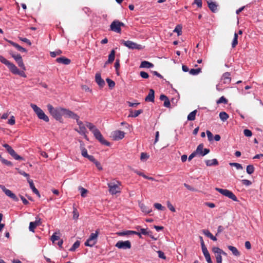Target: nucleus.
<instances>
[{
	"mask_svg": "<svg viewBox=\"0 0 263 263\" xmlns=\"http://www.w3.org/2000/svg\"><path fill=\"white\" fill-rule=\"evenodd\" d=\"M121 183L119 181L107 183V186L109 188V192L111 195H116L117 193L121 192V188L120 186Z\"/></svg>",
	"mask_w": 263,
	"mask_h": 263,
	"instance_id": "7ed1b4c3",
	"label": "nucleus"
},
{
	"mask_svg": "<svg viewBox=\"0 0 263 263\" xmlns=\"http://www.w3.org/2000/svg\"><path fill=\"white\" fill-rule=\"evenodd\" d=\"M65 116L76 120L77 122L80 120V117L77 114L67 109L65 110Z\"/></svg>",
	"mask_w": 263,
	"mask_h": 263,
	"instance_id": "2eb2a0df",
	"label": "nucleus"
},
{
	"mask_svg": "<svg viewBox=\"0 0 263 263\" xmlns=\"http://www.w3.org/2000/svg\"><path fill=\"white\" fill-rule=\"evenodd\" d=\"M243 134L245 136L248 137H251L252 135V132L250 130L248 129H245L243 130Z\"/></svg>",
	"mask_w": 263,
	"mask_h": 263,
	"instance_id": "6e6d98bb",
	"label": "nucleus"
},
{
	"mask_svg": "<svg viewBox=\"0 0 263 263\" xmlns=\"http://www.w3.org/2000/svg\"><path fill=\"white\" fill-rule=\"evenodd\" d=\"M93 134L96 139H97L102 144L109 146L110 145V142L107 141L103 137L101 132L97 128L93 131Z\"/></svg>",
	"mask_w": 263,
	"mask_h": 263,
	"instance_id": "1a4fd4ad",
	"label": "nucleus"
},
{
	"mask_svg": "<svg viewBox=\"0 0 263 263\" xmlns=\"http://www.w3.org/2000/svg\"><path fill=\"white\" fill-rule=\"evenodd\" d=\"M11 72L13 74H18L23 78L26 77V74L24 72V70L23 71L20 70L15 65H14V66L13 67V68L11 70Z\"/></svg>",
	"mask_w": 263,
	"mask_h": 263,
	"instance_id": "6ab92c4d",
	"label": "nucleus"
},
{
	"mask_svg": "<svg viewBox=\"0 0 263 263\" xmlns=\"http://www.w3.org/2000/svg\"><path fill=\"white\" fill-rule=\"evenodd\" d=\"M125 136V133L121 130H116L112 133V137L115 140L122 139Z\"/></svg>",
	"mask_w": 263,
	"mask_h": 263,
	"instance_id": "4468645a",
	"label": "nucleus"
},
{
	"mask_svg": "<svg viewBox=\"0 0 263 263\" xmlns=\"http://www.w3.org/2000/svg\"><path fill=\"white\" fill-rule=\"evenodd\" d=\"M158 254V256L159 258L165 259L166 258V256L164 253L162 251H158L157 252Z\"/></svg>",
	"mask_w": 263,
	"mask_h": 263,
	"instance_id": "774afa93",
	"label": "nucleus"
},
{
	"mask_svg": "<svg viewBox=\"0 0 263 263\" xmlns=\"http://www.w3.org/2000/svg\"><path fill=\"white\" fill-rule=\"evenodd\" d=\"M167 206L172 212H175L176 211L175 208L169 201H167Z\"/></svg>",
	"mask_w": 263,
	"mask_h": 263,
	"instance_id": "5fc2aeb1",
	"label": "nucleus"
},
{
	"mask_svg": "<svg viewBox=\"0 0 263 263\" xmlns=\"http://www.w3.org/2000/svg\"><path fill=\"white\" fill-rule=\"evenodd\" d=\"M209 141L213 140V134L210 130H206V132Z\"/></svg>",
	"mask_w": 263,
	"mask_h": 263,
	"instance_id": "0e129e2a",
	"label": "nucleus"
},
{
	"mask_svg": "<svg viewBox=\"0 0 263 263\" xmlns=\"http://www.w3.org/2000/svg\"><path fill=\"white\" fill-rule=\"evenodd\" d=\"M154 67V64L146 61H142L140 65V68H149Z\"/></svg>",
	"mask_w": 263,
	"mask_h": 263,
	"instance_id": "393cba45",
	"label": "nucleus"
},
{
	"mask_svg": "<svg viewBox=\"0 0 263 263\" xmlns=\"http://www.w3.org/2000/svg\"><path fill=\"white\" fill-rule=\"evenodd\" d=\"M203 144H200L197 147L196 151H195L197 155H199L202 156V154H203Z\"/></svg>",
	"mask_w": 263,
	"mask_h": 263,
	"instance_id": "72a5a7b5",
	"label": "nucleus"
},
{
	"mask_svg": "<svg viewBox=\"0 0 263 263\" xmlns=\"http://www.w3.org/2000/svg\"><path fill=\"white\" fill-rule=\"evenodd\" d=\"M0 189L5 193V194L10 198L12 199L15 201H18V198L17 196L13 193L10 190L6 188V187L2 184H0Z\"/></svg>",
	"mask_w": 263,
	"mask_h": 263,
	"instance_id": "f8f14e48",
	"label": "nucleus"
},
{
	"mask_svg": "<svg viewBox=\"0 0 263 263\" xmlns=\"http://www.w3.org/2000/svg\"><path fill=\"white\" fill-rule=\"evenodd\" d=\"M120 43L121 44H123L125 46L127 47L128 48L130 49H137V50H141L143 48V46L141 45L138 44L136 43H135L132 41H124L121 40Z\"/></svg>",
	"mask_w": 263,
	"mask_h": 263,
	"instance_id": "20e7f679",
	"label": "nucleus"
},
{
	"mask_svg": "<svg viewBox=\"0 0 263 263\" xmlns=\"http://www.w3.org/2000/svg\"><path fill=\"white\" fill-rule=\"evenodd\" d=\"M18 172L20 175H23L24 177H26L27 181L28 180V178H30L29 175L28 174L26 173V172H25L24 171L18 169Z\"/></svg>",
	"mask_w": 263,
	"mask_h": 263,
	"instance_id": "bf43d9fd",
	"label": "nucleus"
},
{
	"mask_svg": "<svg viewBox=\"0 0 263 263\" xmlns=\"http://www.w3.org/2000/svg\"><path fill=\"white\" fill-rule=\"evenodd\" d=\"M197 112V110H194L190 112L187 116V120L189 121H194L195 119Z\"/></svg>",
	"mask_w": 263,
	"mask_h": 263,
	"instance_id": "2f4dec72",
	"label": "nucleus"
},
{
	"mask_svg": "<svg viewBox=\"0 0 263 263\" xmlns=\"http://www.w3.org/2000/svg\"><path fill=\"white\" fill-rule=\"evenodd\" d=\"M228 248L230 251H231L232 254L237 257H238L240 255V252L238 250V249L234 246H228Z\"/></svg>",
	"mask_w": 263,
	"mask_h": 263,
	"instance_id": "b1692460",
	"label": "nucleus"
},
{
	"mask_svg": "<svg viewBox=\"0 0 263 263\" xmlns=\"http://www.w3.org/2000/svg\"><path fill=\"white\" fill-rule=\"evenodd\" d=\"M207 3L209 9L212 12L215 13L217 11V5L215 2H212L211 0H209L207 1Z\"/></svg>",
	"mask_w": 263,
	"mask_h": 263,
	"instance_id": "aec40b11",
	"label": "nucleus"
},
{
	"mask_svg": "<svg viewBox=\"0 0 263 263\" xmlns=\"http://www.w3.org/2000/svg\"><path fill=\"white\" fill-rule=\"evenodd\" d=\"M133 233H134L133 231L126 230V231H122V232H119L117 233V234L118 236H126V235H132Z\"/></svg>",
	"mask_w": 263,
	"mask_h": 263,
	"instance_id": "7c9ffc66",
	"label": "nucleus"
},
{
	"mask_svg": "<svg viewBox=\"0 0 263 263\" xmlns=\"http://www.w3.org/2000/svg\"><path fill=\"white\" fill-rule=\"evenodd\" d=\"M212 252L214 253L217 263H222L221 255H226L227 254L222 249L217 247L212 248Z\"/></svg>",
	"mask_w": 263,
	"mask_h": 263,
	"instance_id": "0eeeda50",
	"label": "nucleus"
},
{
	"mask_svg": "<svg viewBox=\"0 0 263 263\" xmlns=\"http://www.w3.org/2000/svg\"><path fill=\"white\" fill-rule=\"evenodd\" d=\"M140 76L143 79H147L149 77L148 74L145 71H141Z\"/></svg>",
	"mask_w": 263,
	"mask_h": 263,
	"instance_id": "680f3d73",
	"label": "nucleus"
},
{
	"mask_svg": "<svg viewBox=\"0 0 263 263\" xmlns=\"http://www.w3.org/2000/svg\"><path fill=\"white\" fill-rule=\"evenodd\" d=\"M96 243V242L88 238L87 240L85 241L84 245L85 246H88V247H93Z\"/></svg>",
	"mask_w": 263,
	"mask_h": 263,
	"instance_id": "c03bdc74",
	"label": "nucleus"
},
{
	"mask_svg": "<svg viewBox=\"0 0 263 263\" xmlns=\"http://www.w3.org/2000/svg\"><path fill=\"white\" fill-rule=\"evenodd\" d=\"M37 226L32 222H30L29 223V230L30 231L34 232V229Z\"/></svg>",
	"mask_w": 263,
	"mask_h": 263,
	"instance_id": "864d4df0",
	"label": "nucleus"
},
{
	"mask_svg": "<svg viewBox=\"0 0 263 263\" xmlns=\"http://www.w3.org/2000/svg\"><path fill=\"white\" fill-rule=\"evenodd\" d=\"M115 51L114 50H112L108 55V61L106 62L105 64L112 63L115 60Z\"/></svg>",
	"mask_w": 263,
	"mask_h": 263,
	"instance_id": "c85d7f7f",
	"label": "nucleus"
},
{
	"mask_svg": "<svg viewBox=\"0 0 263 263\" xmlns=\"http://www.w3.org/2000/svg\"><path fill=\"white\" fill-rule=\"evenodd\" d=\"M3 146L5 147L9 154L15 160H24V158L15 152V151L8 144H3Z\"/></svg>",
	"mask_w": 263,
	"mask_h": 263,
	"instance_id": "6e6552de",
	"label": "nucleus"
},
{
	"mask_svg": "<svg viewBox=\"0 0 263 263\" xmlns=\"http://www.w3.org/2000/svg\"><path fill=\"white\" fill-rule=\"evenodd\" d=\"M30 106L36 114L39 119L42 120L46 122H49V119L48 117L44 113L41 108L34 104H31Z\"/></svg>",
	"mask_w": 263,
	"mask_h": 263,
	"instance_id": "f03ea898",
	"label": "nucleus"
},
{
	"mask_svg": "<svg viewBox=\"0 0 263 263\" xmlns=\"http://www.w3.org/2000/svg\"><path fill=\"white\" fill-rule=\"evenodd\" d=\"M85 125L89 128V129L92 133H93V131H94L95 129H97L96 127L90 122H86Z\"/></svg>",
	"mask_w": 263,
	"mask_h": 263,
	"instance_id": "ea45409f",
	"label": "nucleus"
},
{
	"mask_svg": "<svg viewBox=\"0 0 263 263\" xmlns=\"http://www.w3.org/2000/svg\"><path fill=\"white\" fill-rule=\"evenodd\" d=\"M56 61L59 63L63 64L64 65H68L71 62L70 59L66 58L65 57L58 58L56 59Z\"/></svg>",
	"mask_w": 263,
	"mask_h": 263,
	"instance_id": "5701e85b",
	"label": "nucleus"
},
{
	"mask_svg": "<svg viewBox=\"0 0 263 263\" xmlns=\"http://www.w3.org/2000/svg\"><path fill=\"white\" fill-rule=\"evenodd\" d=\"M174 32H177L178 36L180 35L182 33V27L179 25H177Z\"/></svg>",
	"mask_w": 263,
	"mask_h": 263,
	"instance_id": "49530a36",
	"label": "nucleus"
},
{
	"mask_svg": "<svg viewBox=\"0 0 263 263\" xmlns=\"http://www.w3.org/2000/svg\"><path fill=\"white\" fill-rule=\"evenodd\" d=\"M149 158V155H148L146 153H142L141 154L140 159L141 160H146Z\"/></svg>",
	"mask_w": 263,
	"mask_h": 263,
	"instance_id": "052dcab7",
	"label": "nucleus"
},
{
	"mask_svg": "<svg viewBox=\"0 0 263 263\" xmlns=\"http://www.w3.org/2000/svg\"><path fill=\"white\" fill-rule=\"evenodd\" d=\"M202 233L204 235H205L208 238H209L210 236H211V235H212V233L208 230H206V229L203 230Z\"/></svg>",
	"mask_w": 263,
	"mask_h": 263,
	"instance_id": "69168bd1",
	"label": "nucleus"
},
{
	"mask_svg": "<svg viewBox=\"0 0 263 263\" xmlns=\"http://www.w3.org/2000/svg\"><path fill=\"white\" fill-rule=\"evenodd\" d=\"M0 160L1 161V162H2L3 164L7 165V166H13V163L10 161H8L4 158H3V157H2V158L0 159Z\"/></svg>",
	"mask_w": 263,
	"mask_h": 263,
	"instance_id": "37998d69",
	"label": "nucleus"
},
{
	"mask_svg": "<svg viewBox=\"0 0 263 263\" xmlns=\"http://www.w3.org/2000/svg\"><path fill=\"white\" fill-rule=\"evenodd\" d=\"M219 118L222 121H225L229 118V115L224 111L220 112Z\"/></svg>",
	"mask_w": 263,
	"mask_h": 263,
	"instance_id": "c9c22d12",
	"label": "nucleus"
},
{
	"mask_svg": "<svg viewBox=\"0 0 263 263\" xmlns=\"http://www.w3.org/2000/svg\"><path fill=\"white\" fill-rule=\"evenodd\" d=\"M0 62L7 66L10 71L15 65L13 63L10 62L1 55H0Z\"/></svg>",
	"mask_w": 263,
	"mask_h": 263,
	"instance_id": "dca6fc26",
	"label": "nucleus"
},
{
	"mask_svg": "<svg viewBox=\"0 0 263 263\" xmlns=\"http://www.w3.org/2000/svg\"><path fill=\"white\" fill-rule=\"evenodd\" d=\"M229 164L232 166H235L237 170H242L243 168L242 165L238 163L231 162L229 163Z\"/></svg>",
	"mask_w": 263,
	"mask_h": 263,
	"instance_id": "a18cd8bd",
	"label": "nucleus"
},
{
	"mask_svg": "<svg viewBox=\"0 0 263 263\" xmlns=\"http://www.w3.org/2000/svg\"><path fill=\"white\" fill-rule=\"evenodd\" d=\"M80 192H81V195L83 197H85L86 195V194L87 193V190L82 187L80 188Z\"/></svg>",
	"mask_w": 263,
	"mask_h": 263,
	"instance_id": "13d9d810",
	"label": "nucleus"
},
{
	"mask_svg": "<svg viewBox=\"0 0 263 263\" xmlns=\"http://www.w3.org/2000/svg\"><path fill=\"white\" fill-rule=\"evenodd\" d=\"M154 205L156 209L159 210L163 211L165 209L164 206H163L160 203H155Z\"/></svg>",
	"mask_w": 263,
	"mask_h": 263,
	"instance_id": "4d7b16f0",
	"label": "nucleus"
},
{
	"mask_svg": "<svg viewBox=\"0 0 263 263\" xmlns=\"http://www.w3.org/2000/svg\"><path fill=\"white\" fill-rule=\"evenodd\" d=\"M106 81L108 84V87L109 88L111 89H112L115 86V83L114 81H112V80L109 79V78H107L106 79Z\"/></svg>",
	"mask_w": 263,
	"mask_h": 263,
	"instance_id": "a19ab883",
	"label": "nucleus"
},
{
	"mask_svg": "<svg viewBox=\"0 0 263 263\" xmlns=\"http://www.w3.org/2000/svg\"><path fill=\"white\" fill-rule=\"evenodd\" d=\"M140 207L141 208V211L144 212V213H145L146 214H148L149 213H151L152 210L151 209H148V208H147L146 206H145L144 204L143 203H141L140 205Z\"/></svg>",
	"mask_w": 263,
	"mask_h": 263,
	"instance_id": "f704fd0d",
	"label": "nucleus"
},
{
	"mask_svg": "<svg viewBox=\"0 0 263 263\" xmlns=\"http://www.w3.org/2000/svg\"><path fill=\"white\" fill-rule=\"evenodd\" d=\"M228 103L227 99L224 98L223 96L220 97L217 101V104H220V103H224L227 104Z\"/></svg>",
	"mask_w": 263,
	"mask_h": 263,
	"instance_id": "8fccbe9b",
	"label": "nucleus"
},
{
	"mask_svg": "<svg viewBox=\"0 0 263 263\" xmlns=\"http://www.w3.org/2000/svg\"><path fill=\"white\" fill-rule=\"evenodd\" d=\"M125 24L119 20H114L110 25V30L118 33H121V27H124Z\"/></svg>",
	"mask_w": 263,
	"mask_h": 263,
	"instance_id": "39448f33",
	"label": "nucleus"
},
{
	"mask_svg": "<svg viewBox=\"0 0 263 263\" xmlns=\"http://www.w3.org/2000/svg\"><path fill=\"white\" fill-rule=\"evenodd\" d=\"M95 81L100 88H103L105 84V81L102 79L100 73H97L96 74Z\"/></svg>",
	"mask_w": 263,
	"mask_h": 263,
	"instance_id": "f3484780",
	"label": "nucleus"
},
{
	"mask_svg": "<svg viewBox=\"0 0 263 263\" xmlns=\"http://www.w3.org/2000/svg\"><path fill=\"white\" fill-rule=\"evenodd\" d=\"M136 229L137 230H140V231L141 232L142 234L144 235L150 236V233H152L151 231H147V230L146 229L140 228V226H137L136 227Z\"/></svg>",
	"mask_w": 263,
	"mask_h": 263,
	"instance_id": "c756f323",
	"label": "nucleus"
},
{
	"mask_svg": "<svg viewBox=\"0 0 263 263\" xmlns=\"http://www.w3.org/2000/svg\"><path fill=\"white\" fill-rule=\"evenodd\" d=\"M115 246L120 249H129L132 247L131 243L129 240L126 241H118Z\"/></svg>",
	"mask_w": 263,
	"mask_h": 263,
	"instance_id": "9b49d317",
	"label": "nucleus"
},
{
	"mask_svg": "<svg viewBox=\"0 0 263 263\" xmlns=\"http://www.w3.org/2000/svg\"><path fill=\"white\" fill-rule=\"evenodd\" d=\"M154 99L155 91L153 89H151L149 91L148 95L145 98V101L153 102L154 101Z\"/></svg>",
	"mask_w": 263,
	"mask_h": 263,
	"instance_id": "412c9836",
	"label": "nucleus"
},
{
	"mask_svg": "<svg viewBox=\"0 0 263 263\" xmlns=\"http://www.w3.org/2000/svg\"><path fill=\"white\" fill-rule=\"evenodd\" d=\"M201 72V69L200 68H197V69H191L189 71L190 74L195 76L199 74L200 72Z\"/></svg>",
	"mask_w": 263,
	"mask_h": 263,
	"instance_id": "e433bc0d",
	"label": "nucleus"
},
{
	"mask_svg": "<svg viewBox=\"0 0 263 263\" xmlns=\"http://www.w3.org/2000/svg\"><path fill=\"white\" fill-rule=\"evenodd\" d=\"M28 182L29 184L30 187L32 190L33 193L36 194L39 197H40V194L39 191L35 188L32 180L28 178Z\"/></svg>",
	"mask_w": 263,
	"mask_h": 263,
	"instance_id": "4be33fe9",
	"label": "nucleus"
},
{
	"mask_svg": "<svg viewBox=\"0 0 263 263\" xmlns=\"http://www.w3.org/2000/svg\"><path fill=\"white\" fill-rule=\"evenodd\" d=\"M60 239V237L57 235V233H54L51 237V240L54 242L56 240H59Z\"/></svg>",
	"mask_w": 263,
	"mask_h": 263,
	"instance_id": "3c124183",
	"label": "nucleus"
},
{
	"mask_svg": "<svg viewBox=\"0 0 263 263\" xmlns=\"http://www.w3.org/2000/svg\"><path fill=\"white\" fill-rule=\"evenodd\" d=\"M231 74L229 72H224L221 77L223 84H229L231 81Z\"/></svg>",
	"mask_w": 263,
	"mask_h": 263,
	"instance_id": "a211bd4d",
	"label": "nucleus"
},
{
	"mask_svg": "<svg viewBox=\"0 0 263 263\" xmlns=\"http://www.w3.org/2000/svg\"><path fill=\"white\" fill-rule=\"evenodd\" d=\"M72 213H73V219H74V220L78 219L79 218V214L76 208H73V211Z\"/></svg>",
	"mask_w": 263,
	"mask_h": 263,
	"instance_id": "603ef678",
	"label": "nucleus"
},
{
	"mask_svg": "<svg viewBox=\"0 0 263 263\" xmlns=\"http://www.w3.org/2000/svg\"><path fill=\"white\" fill-rule=\"evenodd\" d=\"M215 190L221 194L222 195L229 198L234 201H238L237 198L233 194L232 192L227 189H222L218 187L215 188Z\"/></svg>",
	"mask_w": 263,
	"mask_h": 263,
	"instance_id": "423d86ee",
	"label": "nucleus"
},
{
	"mask_svg": "<svg viewBox=\"0 0 263 263\" xmlns=\"http://www.w3.org/2000/svg\"><path fill=\"white\" fill-rule=\"evenodd\" d=\"M80 242L79 241L77 240L76 241L72 246L69 249V251L71 252L74 251L77 248H78L80 246Z\"/></svg>",
	"mask_w": 263,
	"mask_h": 263,
	"instance_id": "4c0bfd02",
	"label": "nucleus"
},
{
	"mask_svg": "<svg viewBox=\"0 0 263 263\" xmlns=\"http://www.w3.org/2000/svg\"><path fill=\"white\" fill-rule=\"evenodd\" d=\"M246 171H247V173L249 175L253 174L254 172V166L253 165H248L247 166Z\"/></svg>",
	"mask_w": 263,
	"mask_h": 263,
	"instance_id": "79ce46f5",
	"label": "nucleus"
},
{
	"mask_svg": "<svg viewBox=\"0 0 263 263\" xmlns=\"http://www.w3.org/2000/svg\"><path fill=\"white\" fill-rule=\"evenodd\" d=\"M62 53V51L60 50H58L55 51H51L50 53V55L51 57L54 58L57 55H60Z\"/></svg>",
	"mask_w": 263,
	"mask_h": 263,
	"instance_id": "de8ad7c7",
	"label": "nucleus"
},
{
	"mask_svg": "<svg viewBox=\"0 0 263 263\" xmlns=\"http://www.w3.org/2000/svg\"><path fill=\"white\" fill-rule=\"evenodd\" d=\"M48 110L52 116L57 120L61 121L62 116H65L66 108L62 107L54 108L51 104L47 105Z\"/></svg>",
	"mask_w": 263,
	"mask_h": 263,
	"instance_id": "f257e3e1",
	"label": "nucleus"
},
{
	"mask_svg": "<svg viewBox=\"0 0 263 263\" xmlns=\"http://www.w3.org/2000/svg\"><path fill=\"white\" fill-rule=\"evenodd\" d=\"M241 182L243 184L246 186H249L252 184L251 181L247 179H243L241 180Z\"/></svg>",
	"mask_w": 263,
	"mask_h": 263,
	"instance_id": "338daca9",
	"label": "nucleus"
},
{
	"mask_svg": "<svg viewBox=\"0 0 263 263\" xmlns=\"http://www.w3.org/2000/svg\"><path fill=\"white\" fill-rule=\"evenodd\" d=\"M99 231L98 230L96 231L95 233H91L89 237V239L97 242V238L99 235Z\"/></svg>",
	"mask_w": 263,
	"mask_h": 263,
	"instance_id": "473e14b6",
	"label": "nucleus"
},
{
	"mask_svg": "<svg viewBox=\"0 0 263 263\" xmlns=\"http://www.w3.org/2000/svg\"><path fill=\"white\" fill-rule=\"evenodd\" d=\"M77 123L79 125V129H75V130L80 135L83 136L85 139L88 140V138L86 135L87 129L83 122L79 120L77 122Z\"/></svg>",
	"mask_w": 263,
	"mask_h": 263,
	"instance_id": "9d476101",
	"label": "nucleus"
},
{
	"mask_svg": "<svg viewBox=\"0 0 263 263\" xmlns=\"http://www.w3.org/2000/svg\"><path fill=\"white\" fill-rule=\"evenodd\" d=\"M129 112L130 114L128 115V117L136 118L143 112V110L139 109L134 111H133L132 110H130Z\"/></svg>",
	"mask_w": 263,
	"mask_h": 263,
	"instance_id": "a878e982",
	"label": "nucleus"
},
{
	"mask_svg": "<svg viewBox=\"0 0 263 263\" xmlns=\"http://www.w3.org/2000/svg\"><path fill=\"white\" fill-rule=\"evenodd\" d=\"M8 124L13 125L15 123V118L13 116H11L8 121Z\"/></svg>",
	"mask_w": 263,
	"mask_h": 263,
	"instance_id": "e2e57ef3",
	"label": "nucleus"
},
{
	"mask_svg": "<svg viewBox=\"0 0 263 263\" xmlns=\"http://www.w3.org/2000/svg\"><path fill=\"white\" fill-rule=\"evenodd\" d=\"M238 44V34L237 33H234V38L232 43V48H235Z\"/></svg>",
	"mask_w": 263,
	"mask_h": 263,
	"instance_id": "58836bf2",
	"label": "nucleus"
},
{
	"mask_svg": "<svg viewBox=\"0 0 263 263\" xmlns=\"http://www.w3.org/2000/svg\"><path fill=\"white\" fill-rule=\"evenodd\" d=\"M200 242H201V249H202V251L203 254V255L204 256L205 255L209 254V252L204 245V242L203 241L202 237L200 236Z\"/></svg>",
	"mask_w": 263,
	"mask_h": 263,
	"instance_id": "cd10ccee",
	"label": "nucleus"
},
{
	"mask_svg": "<svg viewBox=\"0 0 263 263\" xmlns=\"http://www.w3.org/2000/svg\"><path fill=\"white\" fill-rule=\"evenodd\" d=\"M13 58L20 68L24 70H26V67L24 64L22 57L20 54H16L15 55H13Z\"/></svg>",
	"mask_w": 263,
	"mask_h": 263,
	"instance_id": "ddd939ff",
	"label": "nucleus"
},
{
	"mask_svg": "<svg viewBox=\"0 0 263 263\" xmlns=\"http://www.w3.org/2000/svg\"><path fill=\"white\" fill-rule=\"evenodd\" d=\"M81 149L82 155L85 158H87L88 156H89V155L87 153V150L84 147H81Z\"/></svg>",
	"mask_w": 263,
	"mask_h": 263,
	"instance_id": "09e8293b",
	"label": "nucleus"
},
{
	"mask_svg": "<svg viewBox=\"0 0 263 263\" xmlns=\"http://www.w3.org/2000/svg\"><path fill=\"white\" fill-rule=\"evenodd\" d=\"M205 164L208 166H211L213 165H217L218 162L216 159H213L211 160H206L205 161Z\"/></svg>",
	"mask_w": 263,
	"mask_h": 263,
	"instance_id": "bb28decb",
	"label": "nucleus"
}]
</instances>
